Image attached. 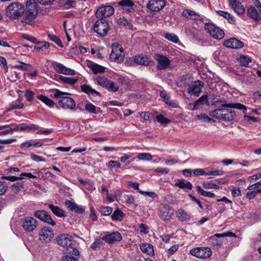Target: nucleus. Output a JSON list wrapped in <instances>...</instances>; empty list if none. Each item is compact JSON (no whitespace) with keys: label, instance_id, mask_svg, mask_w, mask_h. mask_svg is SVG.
Returning a JSON list of instances; mask_svg holds the SVG:
<instances>
[{"label":"nucleus","instance_id":"obj_1","mask_svg":"<svg viewBox=\"0 0 261 261\" xmlns=\"http://www.w3.org/2000/svg\"><path fill=\"white\" fill-rule=\"evenodd\" d=\"M213 105L217 103H222V108L215 109L210 112V116L214 118L222 120L223 121H232L236 115L234 111L229 108L237 109L243 110L244 114H246L247 108L244 105L240 103H226V101L224 98L219 96L215 97L212 100Z\"/></svg>","mask_w":261,"mask_h":261},{"label":"nucleus","instance_id":"obj_2","mask_svg":"<svg viewBox=\"0 0 261 261\" xmlns=\"http://www.w3.org/2000/svg\"><path fill=\"white\" fill-rule=\"evenodd\" d=\"M38 14V4L36 0H28L26 2V9L22 19V22L33 25Z\"/></svg>","mask_w":261,"mask_h":261},{"label":"nucleus","instance_id":"obj_3","mask_svg":"<svg viewBox=\"0 0 261 261\" xmlns=\"http://www.w3.org/2000/svg\"><path fill=\"white\" fill-rule=\"evenodd\" d=\"M69 95L67 93L62 92L59 90H56L54 96L55 98L58 99V104L63 109L73 110L75 107V103L74 100L65 95Z\"/></svg>","mask_w":261,"mask_h":261},{"label":"nucleus","instance_id":"obj_4","mask_svg":"<svg viewBox=\"0 0 261 261\" xmlns=\"http://www.w3.org/2000/svg\"><path fill=\"white\" fill-rule=\"evenodd\" d=\"M24 12V7L19 2L12 3L6 9L7 16L12 19H18Z\"/></svg>","mask_w":261,"mask_h":261},{"label":"nucleus","instance_id":"obj_5","mask_svg":"<svg viewBox=\"0 0 261 261\" xmlns=\"http://www.w3.org/2000/svg\"><path fill=\"white\" fill-rule=\"evenodd\" d=\"M123 53V49L119 44H113L110 59L112 61L120 63L124 60V56Z\"/></svg>","mask_w":261,"mask_h":261},{"label":"nucleus","instance_id":"obj_6","mask_svg":"<svg viewBox=\"0 0 261 261\" xmlns=\"http://www.w3.org/2000/svg\"><path fill=\"white\" fill-rule=\"evenodd\" d=\"M93 29L99 36L104 37L110 30V27L107 20L98 19L95 22Z\"/></svg>","mask_w":261,"mask_h":261},{"label":"nucleus","instance_id":"obj_7","mask_svg":"<svg viewBox=\"0 0 261 261\" xmlns=\"http://www.w3.org/2000/svg\"><path fill=\"white\" fill-rule=\"evenodd\" d=\"M204 29L207 31V33L215 39L220 40L222 39L224 36L223 31L214 24L206 23L204 24Z\"/></svg>","mask_w":261,"mask_h":261},{"label":"nucleus","instance_id":"obj_8","mask_svg":"<svg viewBox=\"0 0 261 261\" xmlns=\"http://www.w3.org/2000/svg\"><path fill=\"white\" fill-rule=\"evenodd\" d=\"M190 253L198 258H206L212 255V252L208 247H197L191 249Z\"/></svg>","mask_w":261,"mask_h":261},{"label":"nucleus","instance_id":"obj_9","mask_svg":"<svg viewBox=\"0 0 261 261\" xmlns=\"http://www.w3.org/2000/svg\"><path fill=\"white\" fill-rule=\"evenodd\" d=\"M97 82L98 85L106 88L110 91L116 92L119 89V87L113 82L104 76H99L97 77Z\"/></svg>","mask_w":261,"mask_h":261},{"label":"nucleus","instance_id":"obj_10","mask_svg":"<svg viewBox=\"0 0 261 261\" xmlns=\"http://www.w3.org/2000/svg\"><path fill=\"white\" fill-rule=\"evenodd\" d=\"M114 12V9L111 6L99 7L96 11L95 15L97 18L105 19V18L111 16Z\"/></svg>","mask_w":261,"mask_h":261},{"label":"nucleus","instance_id":"obj_11","mask_svg":"<svg viewBox=\"0 0 261 261\" xmlns=\"http://www.w3.org/2000/svg\"><path fill=\"white\" fill-rule=\"evenodd\" d=\"M39 239L42 242L48 243L54 237V232L48 227L44 226L39 232Z\"/></svg>","mask_w":261,"mask_h":261},{"label":"nucleus","instance_id":"obj_12","mask_svg":"<svg viewBox=\"0 0 261 261\" xmlns=\"http://www.w3.org/2000/svg\"><path fill=\"white\" fill-rule=\"evenodd\" d=\"M154 59L157 60L158 62L156 65V68L158 70H161L166 69L170 65V60L163 55L155 54Z\"/></svg>","mask_w":261,"mask_h":261},{"label":"nucleus","instance_id":"obj_13","mask_svg":"<svg viewBox=\"0 0 261 261\" xmlns=\"http://www.w3.org/2000/svg\"><path fill=\"white\" fill-rule=\"evenodd\" d=\"M34 215L35 217L39 219L40 220L50 224L52 226L56 225V223L53 220L50 215L44 210L35 211L34 213Z\"/></svg>","mask_w":261,"mask_h":261},{"label":"nucleus","instance_id":"obj_14","mask_svg":"<svg viewBox=\"0 0 261 261\" xmlns=\"http://www.w3.org/2000/svg\"><path fill=\"white\" fill-rule=\"evenodd\" d=\"M37 225V221L33 217H27L22 220L23 228L27 231H33L36 228Z\"/></svg>","mask_w":261,"mask_h":261},{"label":"nucleus","instance_id":"obj_15","mask_svg":"<svg viewBox=\"0 0 261 261\" xmlns=\"http://www.w3.org/2000/svg\"><path fill=\"white\" fill-rule=\"evenodd\" d=\"M51 66L59 73L70 75H74L75 74V71L74 70L68 68L63 64L57 62H52Z\"/></svg>","mask_w":261,"mask_h":261},{"label":"nucleus","instance_id":"obj_16","mask_svg":"<svg viewBox=\"0 0 261 261\" xmlns=\"http://www.w3.org/2000/svg\"><path fill=\"white\" fill-rule=\"evenodd\" d=\"M79 251L74 247H70L68 249L67 254L63 256L62 261H79Z\"/></svg>","mask_w":261,"mask_h":261},{"label":"nucleus","instance_id":"obj_17","mask_svg":"<svg viewBox=\"0 0 261 261\" xmlns=\"http://www.w3.org/2000/svg\"><path fill=\"white\" fill-rule=\"evenodd\" d=\"M122 239V237L118 231H114L112 233H108L102 237V240L108 244H113L116 242H119Z\"/></svg>","mask_w":261,"mask_h":261},{"label":"nucleus","instance_id":"obj_18","mask_svg":"<svg viewBox=\"0 0 261 261\" xmlns=\"http://www.w3.org/2000/svg\"><path fill=\"white\" fill-rule=\"evenodd\" d=\"M165 4L164 0H149L147 8L152 11L158 12L165 7Z\"/></svg>","mask_w":261,"mask_h":261},{"label":"nucleus","instance_id":"obj_19","mask_svg":"<svg viewBox=\"0 0 261 261\" xmlns=\"http://www.w3.org/2000/svg\"><path fill=\"white\" fill-rule=\"evenodd\" d=\"M204 86V83L200 81H197L188 86V92L190 94L198 96L201 92V89Z\"/></svg>","mask_w":261,"mask_h":261},{"label":"nucleus","instance_id":"obj_20","mask_svg":"<svg viewBox=\"0 0 261 261\" xmlns=\"http://www.w3.org/2000/svg\"><path fill=\"white\" fill-rule=\"evenodd\" d=\"M171 208L167 204L160 206L159 210V216L164 221L169 220L171 219L172 213H171Z\"/></svg>","mask_w":261,"mask_h":261},{"label":"nucleus","instance_id":"obj_21","mask_svg":"<svg viewBox=\"0 0 261 261\" xmlns=\"http://www.w3.org/2000/svg\"><path fill=\"white\" fill-rule=\"evenodd\" d=\"M223 45L227 48L239 49L243 47L244 43L236 38H232L225 40Z\"/></svg>","mask_w":261,"mask_h":261},{"label":"nucleus","instance_id":"obj_22","mask_svg":"<svg viewBox=\"0 0 261 261\" xmlns=\"http://www.w3.org/2000/svg\"><path fill=\"white\" fill-rule=\"evenodd\" d=\"M247 15L252 19L255 20H261V6L258 8L254 7H251L247 10Z\"/></svg>","mask_w":261,"mask_h":261},{"label":"nucleus","instance_id":"obj_23","mask_svg":"<svg viewBox=\"0 0 261 261\" xmlns=\"http://www.w3.org/2000/svg\"><path fill=\"white\" fill-rule=\"evenodd\" d=\"M57 242L59 245L66 247L67 251L69 248L73 247L71 246L72 244V240L67 234L61 235L57 238Z\"/></svg>","mask_w":261,"mask_h":261},{"label":"nucleus","instance_id":"obj_24","mask_svg":"<svg viewBox=\"0 0 261 261\" xmlns=\"http://www.w3.org/2000/svg\"><path fill=\"white\" fill-rule=\"evenodd\" d=\"M229 6L239 15H242L245 12L244 7L237 0H228Z\"/></svg>","mask_w":261,"mask_h":261},{"label":"nucleus","instance_id":"obj_25","mask_svg":"<svg viewBox=\"0 0 261 261\" xmlns=\"http://www.w3.org/2000/svg\"><path fill=\"white\" fill-rule=\"evenodd\" d=\"M182 16L188 20H199L201 19L200 16L198 13L188 9L183 11Z\"/></svg>","mask_w":261,"mask_h":261},{"label":"nucleus","instance_id":"obj_26","mask_svg":"<svg viewBox=\"0 0 261 261\" xmlns=\"http://www.w3.org/2000/svg\"><path fill=\"white\" fill-rule=\"evenodd\" d=\"M65 205L70 210L78 214H82L85 211L84 207L77 205L75 203L70 200H66L65 202Z\"/></svg>","mask_w":261,"mask_h":261},{"label":"nucleus","instance_id":"obj_27","mask_svg":"<svg viewBox=\"0 0 261 261\" xmlns=\"http://www.w3.org/2000/svg\"><path fill=\"white\" fill-rule=\"evenodd\" d=\"M134 61L136 63L139 65L145 66H149L150 65V63H152V62L149 60L147 56H144L143 55H139L138 56H135Z\"/></svg>","mask_w":261,"mask_h":261},{"label":"nucleus","instance_id":"obj_28","mask_svg":"<svg viewBox=\"0 0 261 261\" xmlns=\"http://www.w3.org/2000/svg\"><path fill=\"white\" fill-rule=\"evenodd\" d=\"M203 105H205L207 106L210 105L207 96L206 95H202L194 102L192 110L199 109L200 107Z\"/></svg>","mask_w":261,"mask_h":261},{"label":"nucleus","instance_id":"obj_29","mask_svg":"<svg viewBox=\"0 0 261 261\" xmlns=\"http://www.w3.org/2000/svg\"><path fill=\"white\" fill-rule=\"evenodd\" d=\"M160 96L163 98L165 102L173 108H176L178 107V104L174 101L171 100L169 96L164 91H162L160 92Z\"/></svg>","mask_w":261,"mask_h":261},{"label":"nucleus","instance_id":"obj_30","mask_svg":"<svg viewBox=\"0 0 261 261\" xmlns=\"http://www.w3.org/2000/svg\"><path fill=\"white\" fill-rule=\"evenodd\" d=\"M175 186L182 189H187L191 190L193 187L192 185L190 182L187 181L184 179H178L177 181L175 184Z\"/></svg>","mask_w":261,"mask_h":261},{"label":"nucleus","instance_id":"obj_31","mask_svg":"<svg viewBox=\"0 0 261 261\" xmlns=\"http://www.w3.org/2000/svg\"><path fill=\"white\" fill-rule=\"evenodd\" d=\"M48 207L57 217H65L66 216L64 211L60 207L50 204L48 205Z\"/></svg>","mask_w":261,"mask_h":261},{"label":"nucleus","instance_id":"obj_32","mask_svg":"<svg viewBox=\"0 0 261 261\" xmlns=\"http://www.w3.org/2000/svg\"><path fill=\"white\" fill-rule=\"evenodd\" d=\"M216 13L220 16H222L224 18L226 19L231 24H233L235 22V19L234 17L230 14L227 12L218 10L216 11Z\"/></svg>","mask_w":261,"mask_h":261},{"label":"nucleus","instance_id":"obj_33","mask_svg":"<svg viewBox=\"0 0 261 261\" xmlns=\"http://www.w3.org/2000/svg\"><path fill=\"white\" fill-rule=\"evenodd\" d=\"M176 215L182 221L188 220L190 218V215L181 208L176 211Z\"/></svg>","mask_w":261,"mask_h":261},{"label":"nucleus","instance_id":"obj_34","mask_svg":"<svg viewBox=\"0 0 261 261\" xmlns=\"http://www.w3.org/2000/svg\"><path fill=\"white\" fill-rule=\"evenodd\" d=\"M140 248L142 251L149 255L153 254V247L150 244H143L140 245Z\"/></svg>","mask_w":261,"mask_h":261},{"label":"nucleus","instance_id":"obj_35","mask_svg":"<svg viewBox=\"0 0 261 261\" xmlns=\"http://www.w3.org/2000/svg\"><path fill=\"white\" fill-rule=\"evenodd\" d=\"M118 4L119 5L122 6L124 10L130 11V9L132 8L134 5L133 1L130 0H121Z\"/></svg>","mask_w":261,"mask_h":261},{"label":"nucleus","instance_id":"obj_36","mask_svg":"<svg viewBox=\"0 0 261 261\" xmlns=\"http://www.w3.org/2000/svg\"><path fill=\"white\" fill-rule=\"evenodd\" d=\"M57 77H58V80L60 81L63 83L68 84L71 85L74 84L77 81V79L73 77L63 76L62 75H58Z\"/></svg>","mask_w":261,"mask_h":261},{"label":"nucleus","instance_id":"obj_37","mask_svg":"<svg viewBox=\"0 0 261 261\" xmlns=\"http://www.w3.org/2000/svg\"><path fill=\"white\" fill-rule=\"evenodd\" d=\"M85 110L90 113L97 114L100 112V109L89 102L85 105Z\"/></svg>","mask_w":261,"mask_h":261},{"label":"nucleus","instance_id":"obj_38","mask_svg":"<svg viewBox=\"0 0 261 261\" xmlns=\"http://www.w3.org/2000/svg\"><path fill=\"white\" fill-rule=\"evenodd\" d=\"M49 44L46 41H42L36 42V45L34 46V49L37 51L43 50L48 48Z\"/></svg>","mask_w":261,"mask_h":261},{"label":"nucleus","instance_id":"obj_39","mask_svg":"<svg viewBox=\"0 0 261 261\" xmlns=\"http://www.w3.org/2000/svg\"><path fill=\"white\" fill-rule=\"evenodd\" d=\"M124 216L123 213L120 210H115L111 216V218L113 221H121Z\"/></svg>","mask_w":261,"mask_h":261},{"label":"nucleus","instance_id":"obj_40","mask_svg":"<svg viewBox=\"0 0 261 261\" xmlns=\"http://www.w3.org/2000/svg\"><path fill=\"white\" fill-rule=\"evenodd\" d=\"M90 67L93 73L95 74L98 73H103L106 70V68L105 67L97 64H92Z\"/></svg>","mask_w":261,"mask_h":261},{"label":"nucleus","instance_id":"obj_41","mask_svg":"<svg viewBox=\"0 0 261 261\" xmlns=\"http://www.w3.org/2000/svg\"><path fill=\"white\" fill-rule=\"evenodd\" d=\"M37 98L45 103L48 107L50 108L54 107L55 105L54 102L51 99L48 98L47 97L42 95H40L37 96Z\"/></svg>","mask_w":261,"mask_h":261},{"label":"nucleus","instance_id":"obj_42","mask_svg":"<svg viewBox=\"0 0 261 261\" xmlns=\"http://www.w3.org/2000/svg\"><path fill=\"white\" fill-rule=\"evenodd\" d=\"M82 90L83 92L87 94H95L97 95H100V93L96 90L92 89L90 86L87 85H84L81 87Z\"/></svg>","mask_w":261,"mask_h":261},{"label":"nucleus","instance_id":"obj_43","mask_svg":"<svg viewBox=\"0 0 261 261\" xmlns=\"http://www.w3.org/2000/svg\"><path fill=\"white\" fill-rule=\"evenodd\" d=\"M240 62L241 66L247 67L251 62V59L246 56L241 55L240 56Z\"/></svg>","mask_w":261,"mask_h":261},{"label":"nucleus","instance_id":"obj_44","mask_svg":"<svg viewBox=\"0 0 261 261\" xmlns=\"http://www.w3.org/2000/svg\"><path fill=\"white\" fill-rule=\"evenodd\" d=\"M21 126L20 128V131H22V130L35 131L36 129H37L36 125L33 124L27 125L25 123H22V124H21Z\"/></svg>","mask_w":261,"mask_h":261},{"label":"nucleus","instance_id":"obj_45","mask_svg":"<svg viewBox=\"0 0 261 261\" xmlns=\"http://www.w3.org/2000/svg\"><path fill=\"white\" fill-rule=\"evenodd\" d=\"M165 38L174 43H177L179 41L177 36L173 33H166L165 35Z\"/></svg>","mask_w":261,"mask_h":261},{"label":"nucleus","instance_id":"obj_46","mask_svg":"<svg viewBox=\"0 0 261 261\" xmlns=\"http://www.w3.org/2000/svg\"><path fill=\"white\" fill-rule=\"evenodd\" d=\"M248 190H255L257 193H261V181L249 186Z\"/></svg>","mask_w":261,"mask_h":261},{"label":"nucleus","instance_id":"obj_47","mask_svg":"<svg viewBox=\"0 0 261 261\" xmlns=\"http://www.w3.org/2000/svg\"><path fill=\"white\" fill-rule=\"evenodd\" d=\"M112 208L109 206H103L100 208L99 212L102 215L109 216L112 212Z\"/></svg>","mask_w":261,"mask_h":261},{"label":"nucleus","instance_id":"obj_48","mask_svg":"<svg viewBox=\"0 0 261 261\" xmlns=\"http://www.w3.org/2000/svg\"><path fill=\"white\" fill-rule=\"evenodd\" d=\"M31 67L30 64H25L22 62H20V64L13 66L14 68H17L22 70H29Z\"/></svg>","mask_w":261,"mask_h":261},{"label":"nucleus","instance_id":"obj_49","mask_svg":"<svg viewBox=\"0 0 261 261\" xmlns=\"http://www.w3.org/2000/svg\"><path fill=\"white\" fill-rule=\"evenodd\" d=\"M48 38L51 40L55 42L58 46L62 47H63L61 40L57 36H56L54 35H51V34H48Z\"/></svg>","mask_w":261,"mask_h":261},{"label":"nucleus","instance_id":"obj_50","mask_svg":"<svg viewBox=\"0 0 261 261\" xmlns=\"http://www.w3.org/2000/svg\"><path fill=\"white\" fill-rule=\"evenodd\" d=\"M11 75L9 76H8V78L11 80V81L15 82L16 81L17 79H19L20 78V73L16 71H11Z\"/></svg>","mask_w":261,"mask_h":261},{"label":"nucleus","instance_id":"obj_51","mask_svg":"<svg viewBox=\"0 0 261 261\" xmlns=\"http://www.w3.org/2000/svg\"><path fill=\"white\" fill-rule=\"evenodd\" d=\"M197 119H203L205 121H208L210 122H215V120L210 117H208L207 115L205 114H201L200 115H197Z\"/></svg>","mask_w":261,"mask_h":261},{"label":"nucleus","instance_id":"obj_52","mask_svg":"<svg viewBox=\"0 0 261 261\" xmlns=\"http://www.w3.org/2000/svg\"><path fill=\"white\" fill-rule=\"evenodd\" d=\"M156 118L157 121L161 123L167 124L171 122L170 120L166 118L162 115H158Z\"/></svg>","mask_w":261,"mask_h":261},{"label":"nucleus","instance_id":"obj_53","mask_svg":"<svg viewBox=\"0 0 261 261\" xmlns=\"http://www.w3.org/2000/svg\"><path fill=\"white\" fill-rule=\"evenodd\" d=\"M138 158L139 160L150 161L152 159V156L150 153H140L138 155Z\"/></svg>","mask_w":261,"mask_h":261},{"label":"nucleus","instance_id":"obj_54","mask_svg":"<svg viewBox=\"0 0 261 261\" xmlns=\"http://www.w3.org/2000/svg\"><path fill=\"white\" fill-rule=\"evenodd\" d=\"M8 186L5 181L0 180V195H4L7 191Z\"/></svg>","mask_w":261,"mask_h":261},{"label":"nucleus","instance_id":"obj_55","mask_svg":"<svg viewBox=\"0 0 261 261\" xmlns=\"http://www.w3.org/2000/svg\"><path fill=\"white\" fill-rule=\"evenodd\" d=\"M0 64L3 66L5 73H7L8 68L7 64V61L4 57L2 56H0Z\"/></svg>","mask_w":261,"mask_h":261},{"label":"nucleus","instance_id":"obj_56","mask_svg":"<svg viewBox=\"0 0 261 261\" xmlns=\"http://www.w3.org/2000/svg\"><path fill=\"white\" fill-rule=\"evenodd\" d=\"M103 241V240H102V238L95 239V241L91 246V248L93 249H95L96 248L99 247V246L102 244Z\"/></svg>","mask_w":261,"mask_h":261},{"label":"nucleus","instance_id":"obj_57","mask_svg":"<svg viewBox=\"0 0 261 261\" xmlns=\"http://www.w3.org/2000/svg\"><path fill=\"white\" fill-rule=\"evenodd\" d=\"M23 107V104L22 103H17V102H14L13 103L9 108V110H12L14 109H22Z\"/></svg>","mask_w":261,"mask_h":261},{"label":"nucleus","instance_id":"obj_58","mask_svg":"<svg viewBox=\"0 0 261 261\" xmlns=\"http://www.w3.org/2000/svg\"><path fill=\"white\" fill-rule=\"evenodd\" d=\"M31 159L37 162H45V159L40 156H39L38 155L35 154L34 153H32L31 154Z\"/></svg>","mask_w":261,"mask_h":261},{"label":"nucleus","instance_id":"obj_59","mask_svg":"<svg viewBox=\"0 0 261 261\" xmlns=\"http://www.w3.org/2000/svg\"><path fill=\"white\" fill-rule=\"evenodd\" d=\"M140 115L142 117L144 120H150L152 117V115L149 112H142L140 113Z\"/></svg>","mask_w":261,"mask_h":261},{"label":"nucleus","instance_id":"obj_60","mask_svg":"<svg viewBox=\"0 0 261 261\" xmlns=\"http://www.w3.org/2000/svg\"><path fill=\"white\" fill-rule=\"evenodd\" d=\"M196 30L195 29H190L187 30V33L192 38L195 39L197 37Z\"/></svg>","mask_w":261,"mask_h":261},{"label":"nucleus","instance_id":"obj_61","mask_svg":"<svg viewBox=\"0 0 261 261\" xmlns=\"http://www.w3.org/2000/svg\"><path fill=\"white\" fill-rule=\"evenodd\" d=\"M107 166L108 167H114L119 168L120 167L121 164L118 161H110L107 164Z\"/></svg>","mask_w":261,"mask_h":261},{"label":"nucleus","instance_id":"obj_62","mask_svg":"<svg viewBox=\"0 0 261 261\" xmlns=\"http://www.w3.org/2000/svg\"><path fill=\"white\" fill-rule=\"evenodd\" d=\"M203 186L206 189H218L219 188L218 186L216 184L212 183H204Z\"/></svg>","mask_w":261,"mask_h":261},{"label":"nucleus","instance_id":"obj_63","mask_svg":"<svg viewBox=\"0 0 261 261\" xmlns=\"http://www.w3.org/2000/svg\"><path fill=\"white\" fill-rule=\"evenodd\" d=\"M33 95V92L29 90H27L25 92V96L28 101H31L34 99Z\"/></svg>","mask_w":261,"mask_h":261},{"label":"nucleus","instance_id":"obj_64","mask_svg":"<svg viewBox=\"0 0 261 261\" xmlns=\"http://www.w3.org/2000/svg\"><path fill=\"white\" fill-rule=\"evenodd\" d=\"M155 172L161 174H167L169 172V169L167 168L158 167L155 170Z\"/></svg>","mask_w":261,"mask_h":261}]
</instances>
